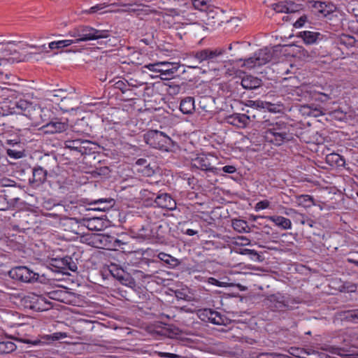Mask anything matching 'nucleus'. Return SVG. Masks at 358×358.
I'll return each instance as SVG.
<instances>
[{"mask_svg":"<svg viewBox=\"0 0 358 358\" xmlns=\"http://www.w3.org/2000/svg\"><path fill=\"white\" fill-rule=\"evenodd\" d=\"M68 35L74 39H71L73 43L83 41L105 38L108 36V31L97 30L88 26H79L69 31Z\"/></svg>","mask_w":358,"mask_h":358,"instance_id":"obj_1","label":"nucleus"},{"mask_svg":"<svg viewBox=\"0 0 358 358\" xmlns=\"http://www.w3.org/2000/svg\"><path fill=\"white\" fill-rule=\"evenodd\" d=\"M144 139L147 144L154 148L169 152L174 146L172 139L162 131L151 130L144 135Z\"/></svg>","mask_w":358,"mask_h":358,"instance_id":"obj_2","label":"nucleus"},{"mask_svg":"<svg viewBox=\"0 0 358 358\" xmlns=\"http://www.w3.org/2000/svg\"><path fill=\"white\" fill-rule=\"evenodd\" d=\"M20 50H22V48L17 43L9 42L2 44L0 48V51L2 54L0 57V66L24 62L28 59L27 55L19 52Z\"/></svg>","mask_w":358,"mask_h":358,"instance_id":"obj_3","label":"nucleus"},{"mask_svg":"<svg viewBox=\"0 0 358 358\" xmlns=\"http://www.w3.org/2000/svg\"><path fill=\"white\" fill-rule=\"evenodd\" d=\"M289 128L284 122L280 121L269 124V127L265 131L266 140L276 145H280L287 139Z\"/></svg>","mask_w":358,"mask_h":358,"instance_id":"obj_4","label":"nucleus"},{"mask_svg":"<svg viewBox=\"0 0 358 358\" xmlns=\"http://www.w3.org/2000/svg\"><path fill=\"white\" fill-rule=\"evenodd\" d=\"M88 244L92 247L116 250L120 241L113 236L103 234H93L87 237Z\"/></svg>","mask_w":358,"mask_h":358,"instance_id":"obj_5","label":"nucleus"},{"mask_svg":"<svg viewBox=\"0 0 358 358\" xmlns=\"http://www.w3.org/2000/svg\"><path fill=\"white\" fill-rule=\"evenodd\" d=\"M217 161V157L212 155L199 154L192 159V164L202 171L217 173L218 169L214 166Z\"/></svg>","mask_w":358,"mask_h":358,"instance_id":"obj_6","label":"nucleus"},{"mask_svg":"<svg viewBox=\"0 0 358 358\" xmlns=\"http://www.w3.org/2000/svg\"><path fill=\"white\" fill-rule=\"evenodd\" d=\"M9 275L23 282H34L38 280L39 275L27 266H17L9 271Z\"/></svg>","mask_w":358,"mask_h":358,"instance_id":"obj_7","label":"nucleus"},{"mask_svg":"<svg viewBox=\"0 0 358 358\" xmlns=\"http://www.w3.org/2000/svg\"><path fill=\"white\" fill-rule=\"evenodd\" d=\"M271 54L267 49L259 50L253 57L246 59L243 66L248 69H253L266 64L271 59Z\"/></svg>","mask_w":358,"mask_h":358,"instance_id":"obj_8","label":"nucleus"},{"mask_svg":"<svg viewBox=\"0 0 358 358\" xmlns=\"http://www.w3.org/2000/svg\"><path fill=\"white\" fill-rule=\"evenodd\" d=\"M90 145H92L90 141L81 139L69 140L64 142L66 148L78 152L82 155L87 154L91 150Z\"/></svg>","mask_w":358,"mask_h":358,"instance_id":"obj_9","label":"nucleus"},{"mask_svg":"<svg viewBox=\"0 0 358 358\" xmlns=\"http://www.w3.org/2000/svg\"><path fill=\"white\" fill-rule=\"evenodd\" d=\"M67 128L68 124L65 122L60 121H52L42 126L40 128V130L44 134H53L63 132L66 131Z\"/></svg>","mask_w":358,"mask_h":358,"instance_id":"obj_10","label":"nucleus"},{"mask_svg":"<svg viewBox=\"0 0 358 358\" xmlns=\"http://www.w3.org/2000/svg\"><path fill=\"white\" fill-rule=\"evenodd\" d=\"M156 205L162 208L173 210L176 208V202L168 194L157 196L155 201Z\"/></svg>","mask_w":358,"mask_h":358,"instance_id":"obj_11","label":"nucleus"},{"mask_svg":"<svg viewBox=\"0 0 358 358\" xmlns=\"http://www.w3.org/2000/svg\"><path fill=\"white\" fill-rule=\"evenodd\" d=\"M199 317L202 320L208 321L215 324L220 325L222 324V320L220 314L211 309L201 310Z\"/></svg>","mask_w":358,"mask_h":358,"instance_id":"obj_12","label":"nucleus"},{"mask_svg":"<svg viewBox=\"0 0 358 358\" xmlns=\"http://www.w3.org/2000/svg\"><path fill=\"white\" fill-rule=\"evenodd\" d=\"M222 54V51L220 50L205 49L197 52L195 54L194 57L199 61V62H202L206 60L213 59L214 58L219 55H221Z\"/></svg>","mask_w":358,"mask_h":358,"instance_id":"obj_13","label":"nucleus"},{"mask_svg":"<svg viewBox=\"0 0 358 358\" xmlns=\"http://www.w3.org/2000/svg\"><path fill=\"white\" fill-rule=\"evenodd\" d=\"M136 171L145 177L152 176L155 173L153 167L150 166V164L144 159H139L136 162Z\"/></svg>","mask_w":358,"mask_h":358,"instance_id":"obj_14","label":"nucleus"},{"mask_svg":"<svg viewBox=\"0 0 358 358\" xmlns=\"http://www.w3.org/2000/svg\"><path fill=\"white\" fill-rule=\"evenodd\" d=\"M173 62H161L145 65L143 69H146L155 74H162L163 71L166 70L173 65Z\"/></svg>","mask_w":358,"mask_h":358,"instance_id":"obj_15","label":"nucleus"},{"mask_svg":"<svg viewBox=\"0 0 358 358\" xmlns=\"http://www.w3.org/2000/svg\"><path fill=\"white\" fill-rule=\"evenodd\" d=\"M266 219L273 222L276 226L280 227L282 229H291L292 222L289 219L282 216L274 215V216H266Z\"/></svg>","mask_w":358,"mask_h":358,"instance_id":"obj_16","label":"nucleus"},{"mask_svg":"<svg viewBox=\"0 0 358 358\" xmlns=\"http://www.w3.org/2000/svg\"><path fill=\"white\" fill-rule=\"evenodd\" d=\"M320 36V33L312 31H303L299 33V36L307 45L316 43Z\"/></svg>","mask_w":358,"mask_h":358,"instance_id":"obj_17","label":"nucleus"},{"mask_svg":"<svg viewBox=\"0 0 358 358\" xmlns=\"http://www.w3.org/2000/svg\"><path fill=\"white\" fill-rule=\"evenodd\" d=\"M277 13H293L295 11L294 3L291 1H280L272 5Z\"/></svg>","mask_w":358,"mask_h":358,"instance_id":"obj_18","label":"nucleus"},{"mask_svg":"<svg viewBox=\"0 0 358 358\" xmlns=\"http://www.w3.org/2000/svg\"><path fill=\"white\" fill-rule=\"evenodd\" d=\"M262 80L252 76H246L241 80V85L245 89L252 90L259 87Z\"/></svg>","mask_w":358,"mask_h":358,"instance_id":"obj_19","label":"nucleus"},{"mask_svg":"<svg viewBox=\"0 0 358 358\" xmlns=\"http://www.w3.org/2000/svg\"><path fill=\"white\" fill-rule=\"evenodd\" d=\"M180 65L178 63H173V65L166 70L163 71L162 74H152V77H159L162 80H170L174 77L175 73L178 71Z\"/></svg>","mask_w":358,"mask_h":358,"instance_id":"obj_20","label":"nucleus"},{"mask_svg":"<svg viewBox=\"0 0 358 358\" xmlns=\"http://www.w3.org/2000/svg\"><path fill=\"white\" fill-rule=\"evenodd\" d=\"M157 257L171 268H176L180 264L179 259L164 252H159Z\"/></svg>","mask_w":358,"mask_h":358,"instance_id":"obj_21","label":"nucleus"},{"mask_svg":"<svg viewBox=\"0 0 358 358\" xmlns=\"http://www.w3.org/2000/svg\"><path fill=\"white\" fill-rule=\"evenodd\" d=\"M194 100L192 97L182 99L180 104V110L184 114H190L194 110Z\"/></svg>","mask_w":358,"mask_h":358,"instance_id":"obj_22","label":"nucleus"},{"mask_svg":"<svg viewBox=\"0 0 358 358\" xmlns=\"http://www.w3.org/2000/svg\"><path fill=\"white\" fill-rule=\"evenodd\" d=\"M268 300L276 310H280L286 306L285 297L280 294H273L268 297Z\"/></svg>","mask_w":358,"mask_h":358,"instance_id":"obj_23","label":"nucleus"},{"mask_svg":"<svg viewBox=\"0 0 358 358\" xmlns=\"http://www.w3.org/2000/svg\"><path fill=\"white\" fill-rule=\"evenodd\" d=\"M327 162L331 166H342L345 164V159L337 153H330L326 156Z\"/></svg>","mask_w":358,"mask_h":358,"instance_id":"obj_24","label":"nucleus"},{"mask_svg":"<svg viewBox=\"0 0 358 358\" xmlns=\"http://www.w3.org/2000/svg\"><path fill=\"white\" fill-rule=\"evenodd\" d=\"M233 229L238 233H249L250 228L248 227L246 221L235 219L232 220Z\"/></svg>","mask_w":358,"mask_h":358,"instance_id":"obj_25","label":"nucleus"},{"mask_svg":"<svg viewBox=\"0 0 358 358\" xmlns=\"http://www.w3.org/2000/svg\"><path fill=\"white\" fill-rule=\"evenodd\" d=\"M296 203L299 206L307 208L314 206L313 199L309 195H300L296 198Z\"/></svg>","mask_w":358,"mask_h":358,"instance_id":"obj_26","label":"nucleus"},{"mask_svg":"<svg viewBox=\"0 0 358 358\" xmlns=\"http://www.w3.org/2000/svg\"><path fill=\"white\" fill-rule=\"evenodd\" d=\"M93 203L99 206L94 208L95 210L106 211L113 206V200L110 199H100L94 201Z\"/></svg>","mask_w":358,"mask_h":358,"instance_id":"obj_27","label":"nucleus"},{"mask_svg":"<svg viewBox=\"0 0 358 358\" xmlns=\"http://www.w3.org/2000/svg\"><path fill=\"white\" fill-rule=\"evenodd\" d=\"M208 284L219 287H234V284L229 281L228 278H222V280H218L215 278H208L207 280Z\"/></svg>","mask_w":358,"mask_h":358,"instance_id":"obj_28","label":"nucleus"},{"mask_svg":"<svg viewBox=\"0 0 358 358\" xmlns=\"http://www.w3.org/2000/svg\"><path fill=\"white\" fill-rule=\"evenodd\" d=\"M103 221L99 217H93L87 221V227L90 230L100 231L104 227Z\"/></svg>","mask_w":358,"mask_h":358,"instance_id":"obj_29","label":"nucleus"},{"mask_svg":"<svg viewBox=\"0 0 358 358\" xmlns=\"http://www.w3.org/2000/svg\"><path fill=\"white\" fill-rule=\"evenodd\" d=\"M73 44V41L70 39L61 40L57 41H52L48 44V48L50 50L60 49L62 48L68 47Z\"/></svg>","mask_w":358,"mask_h":358,"instance_id":"obj_30","label":"nucleus"},{"mask_svg":"<svg viewBox=\"0 0 358 358\" xmlns=\"http://www.w3.org/2000/svg\"><path fill=\"white\" fill-rule=\"evenodd\" d=\"M15 349V345L10 341L0 342V354L9 353Z\"/></svg>","mask_w":358,"mask_h":358,"instance_id":"obj_31","label":"nucleus"},{"mask_svg":"<svg viewBox=\"0 0 358 358\" xmlns=\"http://www.w3.org/2000/svg\"><path fill=\"white\" fill-rule=\"evenodd\" d=\"M33 177L35 181L42 182L46 179V172L41 167L35 169L33 171Z\"/></svg>","mask_w":358,"mask_h":358,"instance_id":"obj_32","label":"nucleus"},{"mask_svg":"<svg viewBox=\"0 0 358 358\" xmlns=\"http://www.w3.org/2000/svg\"><path fill=\"white\" fill-rule=\"evenodd\" d=\"M356 40L353 36L349 35H342L340 38V43L347 47L354 46Z\"/></svg>","mask_w":358,"mask_h":358,"instance_id":"obj_33","label":"nucleus"},{"mask_svg":"<svg viewBox=\"0 0 358 358\" xmlns=\"http://www.w3.org/2000/svg\"><path fill=\"white\" fill-rule=\"evenodd\" d=\"M192 4L196 9L204 10L210 3V0H192Z\"/></svg>","mask_w":358,"mask_h":358,"instance_id":"obj_34","label":"nucleus"},{"mask_svg":"<svg viewBox=\"0 0 358 358\" xmlns=\"http://www.w3.org/2000/svg\"><path fill=\"white\" fill-rule=\"evenodd\" d=\"M125 83L124 81H118L116 83V87L121 90L123 94L126 93L128 91L132 92L133 85H131L127 80H126Z\"/></svg>","mask_w":358,"mask_h":358,"instance_id":"obj_35","label":"nucleus"},{"mask_svg":"<svg viewBox=\"0 0 358 358\" xmlns=\"http://www.w3.org/2000/svg\"><path fill=\"white\" fill-rule=\"evenodd\" d=\"M111 5H106L105 3L101 4H97L94 6H92L90 9V13H97L99 12V13H104L106 12L111 11L112 10L108 8L106 10H103L104 8L110 7Z\"/></svg>","mask_w":358,"mask_h":358,"instance_id":"obj_36","label":"nucleus"},{"mask_svg":"<svg viewBox=\"0 0 358 358\" xmlns=\"http://www.w3.org/2000/svg\"><path fill=\"white\" fill-rule=\"evenodd\" d=\"M257 358H292L288 355L279 353H262Z\"/></svg>","mask_w":358,"mask_h":358,"instance_id":"obj_37","label":"nucleus"},{"mask_svg":"<svg viewBox=\"0 0 358 358\" xmlns=\"http://www.w3.org/2000/svg\"><path fill=\"white\" fill-rule=\"evenodd\" d=\"M270 204H271V203L268 200L266 199V200L260 201L255 204V210L256 211H259V210H262L268 208L270 207Z\"/></svg>","mask_w":358,"mask_h":358,"instance_id":"obj_38","label":"nucleus"},{"mask_svg":"<svg viewBox=\"0 0 358 358\" xmlns=\"http://www.w3.org/2000/svg\"><path fill=\"white\" fill-rule=\"evenodd\" d=\"M6 152H7V155L10 157L15 159H20L24 156V154L22 152L14 150L12 149H8Z\"/></svg>","mask_w":358,"mask_h":358,"instance_id":"obj_39","label":"nucleus"},{"mask_svg":"<svg viewBox=\"0 0 358 358\" xmlns=\"http://www.w3.org/2000/svg\"><path fill=\"white\" fill-rule=\"evenodd\" d=\"M68 335L65 332H55L48 336V337L51 338L52 341H58L62 338H65Z\"/></svg>","mask_w":358,"mask_h":358,"instance_id":"obj_40","label":"nucleus"},{"mask_svg":"<svg viewBox=\"0 0 358 358\" xmlns=\"http://www.w3.org/2000/svg\"><path fill=\"white\" fill-rule=\"evenodd\" d=\"M312 108L313 106H302L300 108L299 111L303 116H311Z\"/></svg>","mask_w":358,"mask_h":358,"instance_id":"obj_41","label":"nucleus"},{"mask_svg":"<svg viewBox=\"0 0 358 358\" xmlns=\"http://www.w3.org/2000/svg\"><path fill=\"white\" fill-rule=\"evenodd\" d=\"M307 21L306 16L303 15L299 17L294 24V27L299 29L302 27Z\"/></svg>","mask_w":358,"mask_h":358,"instance_id":"obj_42","label":"nucleus"},{"mask_svg":"<svg viewBox=\"0 0 358 358\" xmlns=\"http://www.w3.org/2000/svg\"><path fill=\"white\" fill-rule=\"evenodd\" d=\"M237 243L241 245H250V241L245 236H238L237 238Z\"/></svg>","mask_w":358,"mask_h":358,"instance_id":"obj_43","label":"nucleus"},{"mask_svg":"<svg viewBox=\"0 0 358 358\" xmlns=\"http://www.w3.org/2000/svg\"><path fill=\"white\" fill-rule=\"evenodd\" d=\"M324 113L322 109L316 107L312 108L311 116L317 117L322 115Z\"/></svg>","mask_w":358,"mask_h":358,"instance_id":"obj_44","label":"nucleus"},{"mask_svg":"<svg viewBox=\"0 0 358 358\" xmlns=\"http://www.w3.org/2000/svg\"><path fill=\"white\" fill-rule=\"evenodd\" d=\"M267 103H268V106H266L265 109L268 110V111L272 112V113H277L280 110L278 107L277 106H275V104H273L270 102H267Z\"/></svg>","mask_w":358,"mask_h":358,"instance_id":"obj_45","label":"nucleus"},{"mask_svg":"<svg viewBox=\"0 0 358 358\" xmlns=\"http://www.w3.org/2000/svg\"><path fill=\"white\" fill-rule=\"evenodd\" d=\"M253 106H255L257 108L265 109L266 106H268V103L266 101H253Z\"/></svg>","mask_w":358,"mask_h":358,"instance_id":"obj_46","label":"nucleus"},{"mask_svg":"<svg viewBox=\"0 0 358 358\" xmlns=\"http://www.w3.org/2000/svg\"><path fill=\"white\" fill-rule=\"evenodd\" d=\"M222 171L224 172V173H234L236 172V169L235 166H224L223 168H222Z\"/></svg>","mask_w":358,"mask_h":358,"instance_id":"obj_47","label":"nucleus"},{"mask_svg":"<svg viewBox=\"0 0 358 358\" xmlns=\"http://www.w3.org/2000/svg\"><path fill=\"white\" fill-rule=\"evenodd\" d=\"M162 357H166V358H180V356L176 354L173 353H169V352H163L162 354Z\"/></svg>","mask_w":358,"mask_h":358,"instance_id":"obj_48","label":"nucleus"},{"mask_svg":"<svg viewBox=\"0 0 358 358\" xmlns=\"http://www.w3.org/2000/svg\"><path fill=\"white\" fill-rule=\"evenodd\" d=\"M64 293V292L62 291H58V292H54L52 293V299H58L59 300V296H61L62 294Z\"/></svg>","mask_w":358,"mask_h":358,"instance_id":"obj_49","label":"nucleus"},{"mask_svg":"<svg viewBox=\"0 0 358 358\" xmlns=\"http://www.w3.org/2000/svg\"><path fill=\"white\" fill-rule=\"evenodd\" d=\"M131 6H132V5H131V4L124 5L122 6V8L117 9V11H122V12L129 11V10H131Z\"/></svg>","mask_w":358,"mask_h":358,"instance_id":"obj_50","label":"nucleus"},{"mask_svg":"<svg viewBox=\"0 0 358 358\" xmlns=\"http://www.w3.org/2000/svg\"><path fill=\"white\" fill-rule=\"evenodd\" d=\"M196 234H197V231L192 229H188L185 231V234H187L188 236H194Z\"/></svg>","mask_w":358,"mask_h":358,"instance_id":"obj_51","label":"nucleus"},{"mask_svg":"<svg viewBox=\"0 0 358 358\" xmlns=\"http://www.w3.org/2000/svg\"><path fill=\"white\" fill-rule=\"evenodd\" d=\"M266 216H260V215H250V220L252 221H256L258 218H265Z\"/></svg>","mask_w":358,"mask_h":358,"instance_id":"obj_52","label":"nucleus"},{"mask_svg":"<svg viewBox=\"0 0 358 358\" xmlns=\"http://www.w3.org/2000/svg\"><path fill=\"white\" fill-rule=\"evenodd\" d=\"M299 215L301 217V220H300V222H301V224H305L306 223V220H305V217H304V215H302V214H300Z\"/></svg>","mask_w":358,"mask_h":358,"instance_id":"obj_53","label":"nucleus"},{"mask_svg":"<svg viewBox=\"0 0 358 358\" xmlns=\"http://www.w3.org/2000/svg\"><path fill=\"white\" fill-rule=\"evenodd\" d=\"M351 316L352 317H355V318H357L358 319V310L357 312H355L351 314Z\"/></svg>","mask_w":358,"mask_h":358,"instance_id":"obj_54","label":"nucleus"},{"mask_svg":"<svg viewBox=\"0 0 358 358\" xmlns=\"http://www.w3.org/2000/svg\"><path fill=\"white\" fill-rule=\"evenodd\" d=\"M39 48H40L41 50H44V51H45L46 52H48V50H46V47H45V45H42V46L39 47Z\"/></svg>","mask_w":358,"mask_h":358,"instance_id":"obj_55","label":"nucleus"},{"mask_svg":"<svg viewBox=\"0 0 358 358\" xmlns=\"http://www.w3.org/2000/svg\"><path fill=\"white\" fill-rule=\"evenodd\" d=\"M264 228L265 229H267L266 233H267V234H268V233H269V230H270V229H271V228H270V227H269L268 225H267V224H266V225H265V226L264 227Z\"/></svg>","mask_w":358,"mask_h":358,"instance_id":"obj_56","label":"nucleus"},{"mask_svg":"<svg viewBox=\"0 0 358 358\" xmlns=\"http://www.w3.org/2000/svg\"><path fill=\"white\" fill-rule=\"evenodd\" d=\"M158 334H165V332L164 330H162L160 331H157Z\"/></svg>","mask_w":358,"mask_h":358,"instance_id":"obj_57","label":"nucleus"},{"mask_svg":"<svg viewBox=\"0 0 358 358\" xmlns=\"http://www.w3.org/2000/svg\"><path fill=\"white\" fill-rule=\"evenodd\" d=\"M232 48H233V44H230L229 46V49L231 50H232Z\"/></svg>","mask_w":358,"mask_h":358,"instance_id":"obj_58","label":"nucleus"},{"mask_svg":"<svg viewBox=\"0 0 358 358\" xmlns=\"http://www.w3.org/2000/svg\"><path fill=\"white\" fill-rule=\"evenodd\" d=\"M308 224L310 227H313V224H312V223H311V221H310V222L308 223Z\"/></svg>","mask_w":358,"mask_h":358,"instance_id":"obj_59","label":"nucleus"},{"mask_svg":"<svg viewBox=\"0 0 358 358\" xmlns=\"http://www.w3.org/2000/svg\"><path fill=\"white\" fill-rule=\"evenodd\" d=\"M323 4H324L323 3H321V2H320V3H319V5H320V6L321 8L322 7V5H323Z\"/></svg>","mask_w":358,"mask_h":358,"instance_id":"obj_60","label":"nucleus"},{"mask_svg":"<svg viewBox=\"0 0 358 358\" xmlns=\"http://www.w3.org/2000/svg\"><path fill=\"white\" fill-rule=\"evenodd\" d=\"M252 228H257V227L255 224L252 225Z\"/></svg>","mask_w":358,"mask_h":358,"instance_id":"obj_61","label":"nucleus"},{"mask_svg":"<svg viewBox=\"0 0 358 358\" xmlns=\"http://www.w3.org/2000/svg\"><path fill=\"white\" fill-rule=\"evenodd\" d=\"M312 357H317V355H312Z\"/></svg>","mask_w":358,"mask_h":358,"instance_id":"obj_62","label":"nucleus"},{"mask_svg":"<svg viewBox=\"0 0 358 358\" xmlns=\"http://www.w3.org/2000/svg\"><path fill=\"white\" fill-rule=\"evenodd\" d=\"M357 264H358V262H357Z\"/></svg>","mask_w":358,"mask_h":358,"instance_id":"obj_63","label":"nucleus"}]
</instances>
